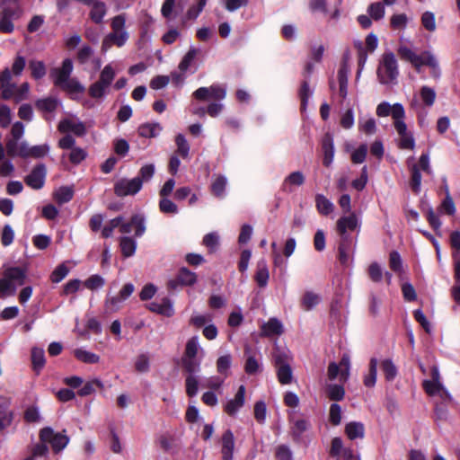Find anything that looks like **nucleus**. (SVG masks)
I'll list each match as a JSON object with an SVG mask.
<instances>
[{"mask_svg": "<svg viewBox=\"0 0 460 460\" xmlns=\"http://www.w3.org/2000/svg\"><path fill=\"white\" fill-rule=\"evenodd\" d=\"M22 9L17 0H1L0 19L2 21V32L12 33L14 30L13 21L20 18Z\"/></svg>", "mask_w": 460, "mask_h": 460, "instance_id": "obj_5", "label": "nucleus"}, {"mask_svg": "<svg viewBox=\"0 0 460 460\" xmlns=\"http://www.w3.org/2000/svg\"><path fill=\"white\" fill-rule=\"evenodd\" d=\"M420 22L424 29L428 31L433 32L436 31L437 25L434 13L430 11L424 12L420 17Z\"/></svg>", "mask_w": 460, "mask_h": 460, "instance_id": "obj_45", "label": "nucleus"}, {"mask_svg": "<svg viewBox=\"0 0 460 460\" xmlns=\"http://www.w3.org/2000/svg\"><path fill=\"white\" fill-rule=\"evenodd\" d=\"M423 66H428L431 69V75L434 78H439L440 77V69L438 66V62L435 56L429 52L428 56L426 57Z\"/></svg>", "mask_w": 460, "mask_h": 460, "instance_id": "obj_55", "label": "nucleus"}, {"mask_svg": "<svg viewBox=\"0 0 460 460\" xmlns=\"http://www.w3.org/2000/svg\"><path fill=\"white\" fill-rule=\"evenodd\" d=\"M31 362L33 369L39 373L45 365V353L43 349L33 348L31 349Z\"/></svg>", "mask_w": 460, "mask_h": 460, "instance_id": "obj_37", "label": "nucleus"}, {"mask_svg": "<svg viewBox=\"0 0 460 460\" xmlns=\"http://www.w3.org/2000/svg\"><path fill=\"white\" fill-rule=\"evenodd\" d=\"M304 182V174L299 171L293 172L284 179L281 189L284 192L291 193L294 191V187L301 186Z\"/></svg>", "mask_w": 460, "mask_h": 460, "instance_id": "obj_20", "label": "nucleus"}, {"mask_svg": "<svg viewBox=\"0 0 460 460\" xmlns=\"http://www.w3.org/2000/svg\"><path fill=\"white\" fill-rule=\"evenodd\" d=\"M411 187L415 193H419L420 190L421 184V173L417 164H413L411 168Z\"/></svg>", "mask_w": 460, "mask_h": 460, "instance_id": "obj_41", "label": "nucleus"}, {"mask_svg": "<svg viewBox=\"0 0 460 460\" xmlns=\"http://www.w3.org/2000/svg\"><path fill=\"white\" fill-rule=\"evenodd\" d=\"M438 210L440 213L454 215L456 213L455 202L450 195H447L441 202Z\"/></svg>", "mask_w": 460, "mask_h": 460, "instance_id": "obj_59", "label": "nucleus"}, {"mask_svg": "<svg viewBox=\"0 0 460 460\" xmlns=\"http://www.w3.org/2000/svg\"><path fill=\"white\" fill-rule=\"evenodd\" d=\"M197 281V275L187 268H181L177 276L168 281L170 289H176L179 286H192Z\"/></svg>", "mask_w": 460, "mask_h": 460, "instance_id": "obj_11", "label": "nucleus"}, {"mask_svg": "<svg viewBox=\"0 0 460 460\" xmlns=\"http://www.w3.org/2000/svg\"><path fill=\"white\" fill-rule=\"evenodd\" d=\"M382 369L388 381L394 380L397 375L396 367L390 359H385L382 362Z\"/></svg>", "mask_w": 460, "mask_h": 460, "instance_id": "obj_64", "label": "nucleus"}, {"mask_svg": "<svg viewBox=\"0 0 460 460\" xmlns=\"http://www.w3.org/2000/svg\"><path fill=\"white\" fill-rule=\"evenodd\" d=\"M402 106L401 103H394L393 106L387 102L379 103L376 107V115L379 117H386L391 115L394 119V113L396 106Z\"/></svg>", "mask_w": 460, "mask_h": 460, "instance_id": "obj_51", "label": "nucleus"}, {"mask_svg": "<svg viewBox=\"0 0 460 460\" xmlns=\"http://www.w3.org/2000/svg\"><path fill=\"white\" fill-rule=\"evenodd\" d=\"M58 130L62 133L72 132L78 137H82L86 133L84 124L76 119H65L58 124Z\"/></svg>", "mask_w": 460, "mask_h": 460, "instance_id": "obj_15", "label": "nucleus"}, {"mask_svg": "<svg viewBox=\"0 0 460 460\" xmlns=\"http://www.w3.org/2000/svg\"><path fill=\"white\" fill-rule=\"evenodd\" d=\"M199 349V338L194 336L187 341L183 356L189 358L197 357Z\"/></svg>", "mask_w": 460, "mask_h": 460, "instance_id": "obj_49", "label": "nucleus"}, {"mask_svg": "<svg viewBox=\"0 0 460 460\" xmlns=\"http://www.w3.org/2000/svg\"><path fill=\"white\" fill-rule=\"evenodd\" d=\"M270 278L269 270L267 268V264L264 261H261L257 264V270L255 274V280L258 285L261 288H264L268 284V280Z\"/></svg>", "mask_w": 460, "mask_h": 460, "instance_id": "obj_34", "label": "nucleus"}, {"mask_svg": "<svg viewBox=\"0 0 460 460\" xmlns=\"http://www.w3.org/2000/svg\"><path fill=\"white\" fill-rule=\"evenodd\" d=\"M292 360V355L287 349L275 348L273 351V362L274 366L288 365Z\"/></svg>", "mask_w": 460, "mask_h": 460, "instance_id": "obj_31", "label": "nucleus"}, {"mask_svg": "<svg viewBox=\"0 0 460 460\" xmlns=\"http://www.w3.org/2000/svg\"><path fill=\"white\" fill-rule=\"evenodd\" d=\"M345 361V357H342L341 358V361H340V364H336L334 362L331 363L328 367V378L330 380H334L336 379L339 376H341V377H343L344 376V371L342 368H341V366H342V364L344 363Z\"/></svg>", "mask_w": 460, "mask_h": 460, "instance_id": "obj_56", "label": "nucleus"}, {"mask_svg": "<svg viewBox=\"0 0 460 460\" xmlns=\"http://www.w3.org/2000/svg\"><path fill=\"white\" fill-rule=\"evenodd\" d=\"M368 147L366 144H361L358 148L351 152L350 158L353 164H362L367 156Z\"/></svg>", "mask_w": 460, "mask_h": 460, "instance_id": "obj_50", "label": "nucleus"}, {"mask_svg": "<svg viewBox=\"0 0 460 460\" xmlns=\"http://www.w3.org/2000/svg\"><path fill=\"white\" fill-rule=\"evenodd\" d=\"M377 77L381 84L394 83L399 75L398 63L395 55L392 51H385L377 67Z\"/></svg>", "mask_w": 460, "mask_h": 460, "instance_id": "obj_4", "label": "nucleus"}, {"mask_svg": "<svg viewBox=\"0 0 460 460\" xmlns=\"http://www.w3.org/2000/svg\"><path fill=\"white\" fill-rule=\"evenodd\" d=\"M7 155L10 156H20L22 158H30L31 146L26 141L16 142L15 140H8L5 145Z\"/></svg>", "mask_w": 460, "mask_h": 460, "instance_id": "obj_13", "label": "nucleus"}, {"mask_svg": "<svg viewBox=\"0 0 460 460\" xmlns=\"http://www.w3.org/2000/svg\"><path fill=\"white\" fill-rule=\"evenodd\" d=\"M175 142L177 146V153L183 158H189L190 146L185 138V137L181 134H178L175 137Z\"/></svg>", "mask_w": 460, "mask_h": 460, "instance_id": "obj_47", "label": "nucleus"}, {"mask_svg": "<svg viewBox=\"0 0 460 460\" xmlns=\"http://www.w3.org/2000/svg\"><path fill=\"white\" fill-rule=\"evenodd\" d=\"M84 4L91 7L89 13L91 20L96 24L102 23L107 13L106 4L100 0H92L91 3Z\"/></svg>", "mask_w": 460, "mask_h": 460, "instance_id": "obj_17", "label": "nucleus"}, {"mask_svg": "<svg viewBox=\"0 0 460 460\" xmlns=\"http://www.w3.org/2000/svg\"><path fill=\"white\" fill-rule=\"evenodd\" d=\"M342 280L343 279L341 275H336L332 280V285L335 292V298L332 303L331 312L333 314L339 313L343 306Z\"/></svg>", "mask_w": 460, "mask_h": 460, "instance_id": "obj_16", "label": "nucleus"}, {"mask_svg": "<svg viewBox=\"0 0 460 460\" xmlns=\"http://www.w3.org/2000/svg\"><path fill=\"white\" fill-rule=\"evenodd\" d=\"M35 106L39 111L52 112L58 107V100L52 97L40 99L36 102Z\"/></svg>", "mask_w": 460, "mask_h": 460, "instance_id": "obj_42", "label": "nucleus"}, {"mask_svg": "<svg viewBox=\"0 0 460 460\" xmlns=\"http://www.w3.org/2000/svg\"><path fill=\"white\" fill-rule=\"evenodd\" d=\"M423 389L429 395L439 394L441 397L450 398L448 391L444 387L442 383L437 384V382L430 380H424L422 383Z\"/></svg>", "mask_w": 460, "mask_h": 460, "instance_id": "obj_24", "label": "nucleus"}, {"mask_svg": "<svg viewBox=\"0 0 460 460\" xmlns=\"http://www.w3.org/2000/svg\"><path fill=\"white\" fill-rule=\"evenodd\" d=\"M111 31L108 33L102 40V50L107 51L113 45L121 48L129 38V34L126 30V14H118L111 20Z\"/></svg>", "mask_w": 460, "mask_h": 460, "instance_id": "obj_1", "label": "nucleus"}, {"mask_svg": "<svg viewBox=\"0 0 460 460\" xmlns=\"http://www.w3.org/2000/svg\"><path fill=\"white\" fill-rule=\"evenodd\" d=\"M74 190L70 186H62L54 191L53 197L58 204L67 203L73 199Z\"/></svg>", "mask_w": 460, "mask_h": 460, "instance_id": "obj_33", "label": "nucleus"}, {"mask_svg": "<svg viewBox=\"0 0 460 460\" xmlns=\"http://www.w3.org/2000/svg\"><path fill=\"white\" fill-rule=\"evenodd\" d=\"M69 273V269L65 263L59 264L51 273L50 279L53 283H59Z\"/></svg>", "mask_w": 460, "mask_h": 460, "instance_id": "obj_57", "label": "nucleus"}, {"mask_svg": "<svg viewBox=\"0 0 460 460\" xmlns=\"http://www.w3.org/2000/svg\"><path fill=\"white\" fill-rule=\"evenodd\" d=\"M315 203L318 212L323 215H328L333 210V204L322 194L316 195Z\"/></svg>", "mask_w": 460, "mask_h": 460, "instance_id": "obj_38", "label": "nucleus"}, {"mask_svg": "<svg viewBox=\"0 0 460 460\" xmlns=\"http://www.w3.org/2000/svg\"><path fill=\"white\" fill-rule=\"evenodd\" d=\"M47 169L44 164L35 166L25 178V183L34 190H40L45 183Z\"/></svg>", "mask_w": 460, "mask_h": 460, "instance_id": "obj_12", "label": "nucleus"}, {"mask_svg": "<svg viewBox=\"0 0 460 460\" xmlns=\"http://www.w3.org/2000/svg\"><path fill=\"white\" fill-rule=\"evenodd\" d=\"M125 301L122 297L118 295L115 296L108 297L105 301V310L108 313L117 312L122 304Z\"/></svg>", "mask_w": 460, "mask_h": 460, "instance_id": "obj_60", "label": "nucleus"}, {"mask_svg": "<svg viewBox=\"0 0 460 460\" xmlns=\"http://www.w3.org/2000/svg\"><path fill=\"white\" fill-rule=\"evenodd\" d=\"M119 246L123 256L130 257L136 252L137 243L133 238L124 236L120 238Z\"/></svg>", "mask_w": 460, "mask_h": 460, "instance_id": "obj_36", "label": "nucleus"}, {"mask_svg": "<svg viewBox=\"0 0 460 460\" xmlns=\"http://www.w3.org/2000/svg\"><path fill=\"white\" fill-rule=\"evenodd\" d=\"M42 442L49 443L54 452L62 451L68 444L69 438L61 433H55L51 428H44L40 432Z\"/></svg>", "mask_w": 460, "mask_h": 460, "instance_id": "obj_7", "label": "nucleus"}, {"mask_svg": "<svg viewBox=\"0 0 460 460\" xmlns=\"http://www.w3.org/2000/svg\"><path fill=\"white\" fill-rule=\"evenodd\" d=\"M199 53V49L196 48H190V50L185 54L183 58L179 64V69L181 73L186 72L190 66L192 61L196 58Z\"/></svg>", "mask_w": 460, "mask_h": 460, "instance_id": "obj_44", "label": "nucleus"}, {"mask_svg": "<svg viewBox=\"0 0 460 460\" xmlns=\"http://www.w3.org/2000/svg\"><path fill=\"white\" fill-rule=\"evenodd\" d=\"M370 279L376 283H378L383 279V270L377 262H372L367 270Z\"/></svg>", "mask_w": 460, "mask_h": 460, "instance_id": "obj_61", "label": "nucleus"}, {"mask_svg": "<svg viewBox=\"0 0 460 460\" xmlns=\"http://www.w3.org/2000/svg\"><path fill=\"white\" fill-rule=\"evenodd\" d=\"M377 359L373 358L369 362V371L367 376L364 378V384L367 387H373L376 382L377 376Z\"/></svg>", "mask_w": 460, "mask_h": 460, "instance_id": "obj_39", "label": "nucleus"}, {"mask_svg": "<svg viewBox=\"0 0 460 460\" xmlns=\"http://www.w3.org/2000/svg\"><path fill=\"white\" fill-rule=\"evenodd\" d=\"M194 98L199 101L209 99L224 100L226 96V89L219 84H212L209 87H199L193 93Z\"/></svg>", "mask_w": 460, "mask_h": 460, "instance_id": "obj_9", "label": "nucleus"}, {"mask_svg": "<svg viewBox=\"0 0 460 460\" xmlns=\"http://www.w3.org/2000/svg\"><path fill=\"white\" fill-rule=\"evenodd\" d=\"M383 300L382 297L373 292L369 294L368 296V304H367V312L368 314L376 318L380 314V309L382 305Z\"/></svg>", "mask_w": 460, "mask_h": 460, "instance_id": "obj_30", "label": "nucleus"}, {"mask_svg": "<svg viewBox=\"0 0 460 460\" xmlns=\"http://www.w3.org/2000/svg\"><path fill=\"white\" fill-rule=\"evenodd\" d=\"M142 189V181L138 178H122L114 184V193L118 197L136 195Z\"/></svg>", "mask_w": 460, "mask_h": 460, "instance_id": "obj_8", "label": "nucleus"}, {"mask_svg": "<svg viewBox=\"0 0 460 460\" xmlns=\"http://www.w3.org/2000/svg\"><path fill=\"white\" fill-rule=\"evenodd\" d=\"M420 98L425 105L432 106L436 99V93L434 89L429 86H422L420 89Z\"/></svg>", "mask_w": 460, "mask_h": 460, "instance_id": "obj_62", "label": "nucleus"}, {"mask_svg": "<svg viewBox=\"0 0 460 460\" xmlns=\"http://www.w3.org/2000/svg\"><path fill=\"white\" fill-rule=\"evenodd\" d=\"M115 75L112 66L106 65L100 74L99 80L90 85L88 89L89 95L93 99L102 98L108 93Z\"/></svg>", "mask_w": 460, "mask_h": 460, "instance_id": "obj_6", "label": "nucleus"}, {"mask_svg": "<svg viewBox=\"0 0 460 460\" xmlns=\"http://www.w3.org/2000/svg\"><path fill=\"white\" fill-rule=\"evenodd\" d=\"M73 353L79 361L86 364H96L100 361L99 355L82 348L75 349Z\"/></svg>", "mask_w": 460, "mask_h": 460, "instance_id": "obj_32", "label": "nucleus"}, {"mask_svg": "<svg viewBox=\"0 0 460 460\" xmlns=\"http://www.w3.org/2000/svg\"><path fill=\"white\" fill-rule=\"evenodd\" d=\"M275 367L277 369L278 380L280 384L288 385L292 382L293 373H292L290 364L278 366Z\"/></svg>", "mask_w": 460, "mask_h": 460, "instance_id": "obj_35", "label": "nucleus"}, {"mask_svg": "<svg viewBox=\"0 0 460 460\" xmlns=\"http://www.w3.org/2000/svg\"><path fill=\"white\" fill-rule=\"evenodd\" d=\"M30 86L28 83H23L20 86L15 84V88L13 90V96L12 99L15 101V102H20L25 99H27L29 94Z\"/></svg>", "mask_w": 460, "mask_h": 460, "instance_id": "obj_54", "label": "nucleus"}, {"mask_svg": "<svg viewBox=\"0 0 460 460\" xmlns=\"http://www.w3.org/2000/svg\"><path fill=\"white\" fill-rule=\"evenodd\" d=\"M265 336L280 335L283 332V325L277 318H270L261 327Z\"/></svg>", "mask_w": 460, "mask_h": 460, "instance_id": "obj_27", "label": "nucleus"}, {"mask_svg": "<svg viewBox=\"0 0 460 460\" xmlns=\"http://www.w3.org/2000/svg\"><path fill=\"white\" fill-rule=\"evenodd\" d=\"M360 220L355 213H350L347 216V232L349 230L351 232H356L355 236L349 237L347 235V249L349 246H353V251L355 250L358 234L360 231Z\"/></svg>", "mask_w": 460, "mask_h": 460, "instance_id": "obj_19", "label": "nucleus"}, {"mask_svg": "<svg viewBox=\"0 0 460 460\" xmlns=\"http://www.w3.org/2000/svg\"><path fill=\"white\" fill-rule=\"evenodd\" d=\"M320 302V296L314 292H306L302 298V306L305 310H311Z\"/></svg>", "mask_w": 460, "mask_h": 460, "instance_id": "obj_48", "label": "nucleus"}, {"mask_svg": "<svg viewBox=\"0 0 460 460\" xmlns=\"http://www.w3.org/2000/svg\"><path fill=\"white\" fill-rule=\"evenodd\" d=\"M105 284V279L98 274L92 275L84 283V287L90 290L102 288Z\"/></svg>", "mask_w": 460, "mask_h": 460, "instance_id": "obj_52", "label": "nucleus"}, {"mask_svg": "<svg viewBox=\"0 0 460 460\" xmlns=\"http://www.w3.org/2000/svg\"><path fill=\"white\" fill-rule=\"evenodd\" d=\"M29 68L31 71V75L35 79H40L46 75V66L42 61L31 60L29 63Z\"/></svg>", "mask_w": 460, "mask_h": 460, "instance_id": "obj_46", "label": "nucleus"}, {"mask_svg": "<svg viewBox=\"0 0 460 460\" xmlns=\"http://www.w3.org/2000/svg\"><path fill=\"white\" fill-rule=\"evenodd\" d=\"M222 458L223 460H233L234 449V437L231 430H226L222 435Z\"/></svg>", "mask_w": 460, "mask_h": 460, "instance_id": "obj_18", "label": "nucleus"}, {"mask_svg": "<svg viewBox=\"0 0 460 460\" xmlns=\"http://www.w3.org/2000/svg\"><path fill=\"white\" fill-rule=\"evenodd\" d=\"M123 218L122 217H117L109 221V223L104 226V227L102 228V236L103 238H109L113 234V230L116 228V227H119V225L121 224Z\"/></svg>", "mask_w": 460, "mask_h": 460, "instance_id": "obj_58", "label": "nucleus"}, {"mask_svg": "<svg viewBox=\"0 0 460 460\" xmlns=\"http://www.w3.org/2000/svg\"><path fill=\"white\" fill-rule=\"evenodd\" d=\"M365 436V427L362 422L351 421L347 423V438L354 440L362 439Z\"/></svg>", "mask_w": 460, "mask_h": 460, "instance_id": "obj_29", "label": "nucleus"}, {"mask_svg": "<svg viewBox=\"0 0 460 460\" xmlns=\"http://www.w3.org/2000/svg\"><path fill=\"white\" fill-rule=\"evenodd\" d=\"M227 185V179L224 175H214L210 186L212 194L219 199L225 197V192Z\"/></svg>", "mask_w": 460, "mask_h": 460, "instance_id": "obj_25", "label": "nucleus"}, {"mask_svg": "<svg viewBox=\"0 0 460 460\" xmlns=\"http://www.w3.org/2000/svg\"><path fill=\"white\" fill-rule=\"evenodd\" d=\"M10 402L4 397H0V430L9 427L13 420V414L8 410Z\"/></svg>", "mask_w": 460, "mask_h": 460, "instance_id": "obj_23", "label": "nucleus"}, {"mask_svg": "<svg viewBox=\"0 0 460 460\" xmlns=\"http://www.w3.org/2000/svg\"><path fill=\"white\" fill-rule=\"evenodd\" d=\"M163 128L159 123H145L138 127V134L143 137H157Z\"/></svg>", "mask_w": 460, "mask_h": 460, "instance_id": "obj_28", "label": "nucleus"}, {"mask_svg": "<svg viewBox=\"0 0 460 460\" xmlns=\"http://www.w3.org/2000/svg\"><path fill=\"white\" fill-rule=\"evenodd\" d=\"M405 111L403 106H396L394 113V127L398 134V146L401 149L413 150L415 140L404 122Z\"/></svg>", "mask_w": 460, "mask_h": 460, "instance_id": "obj_3", "label": "nucleus"}, {"mask_svg": "<svg viewBox=\"0 0 460 460\" xmlns=\"http://www.w3.org/2000/svg\"><path fill=\"white\" fill-rule=\"evenodd\" d=\"M200 363L201 360L200 358H198V357H182V366L189 375L199 372L200 369Z\"/></svg>", "mask_w": 460, "mask_h": 460, "instance_id": "obj_43", "label": "nucleus"}, {"mask_svg": "<svg viewBox=\"0 0 460 460\" xmlns=\"http://www.w3.org/2000/svg\"><path fill=\"white\" fill-rule=\"evenodd\" d=\"M232 358L230 354H226L219 357L217 360V370L218 373L227 376L228 370L231 367Z\"/></svg>", "mask_w": 460, "mask_h": 460, "instance_id": "obj_53", "label": "nucleus"}, {"mask_svg": "<svg viewBox=\"0 0 460 460\" xmlns=\"http://www.w3.org/2000/svg\"><path fill=\"white\" fill-rule=\"evenodd\" d=\"M186 393L189 396L192 397L198 393L199 380L193 374L189 375L185 380Z\"/></svg>", "mask_w": 460, "mask_h": 460, "instance_id": "obj_63", "label": "nucleus"}, {"mask_svg": "<svg viewBox=\"0 0 460 460\" xmlns=\"http://www.w3.org/2000/svg\"><path fill=\"white\" fill-rule=\"evenodd\" d=\"M15 83L13 82L12 72L9 68H5L0 74V91L1 97L4 100L12 99L13 96V90L15 88Z\"/></svg>", "mask_w": 460, "mask_h": 460, "instance_id": "obj_14", "label": "nucleus"}, {"mask_svg": "<svg viewBox=\"0 0 460 460\" xmlns=\"http://www.w3.org/2000/svg\"><path fill=\"white\" fill-rule=\"evenodd\" d=\"M322 148L323 151V165L328 167L331 165L334 156L333 138L331 134L324 135L322 140Z\"/></svg>", "mask_w": 460, "mask_h": 460, "instance_id": "obj_22", "label": "nucleus"}, {"mask_svg": "<svg viewBox=\"0 0 460 460\" xmlns=\"http://www.w3.org/2000/svg\"><path fill=\"white\" fill-rule=\"evenodd\" d=\"M72 71V60L66 58L63 61L61 67L51 70L50 76L57 86L72 92H82L83 86L76 80L70 78Z\"/></svg>", "mask_w": 460, "mask_h": 460, "instance_id": "obj_2", "label": "nucleus"}, {"mask_svg": "<svg viewBox=\"0 0 460 460\" xmlns=\"http://www.w3.org/2000/svg\"><path fill=\"white\" fill-rule=\"evenodd\" d=\"M149 309L167 317H170L174 314L172 304L169 299H163L160 303H151Z\"/></svg>", "mask_w": 460, "mask_h": 460, "instance_id": "obj_26", "label": "nucleus"}, {"mask_svg": "<svg viewBox=\"0 0 460 460\" xmlns=\"http://www.w3.org/2000/svg\"><path fill=\"white\" fill-rule=\"evenodd\" d=\"M385 5L382 2L372 3L367 7L368 15L375 21L383 19L385 13Z\"/></svg>", "mask_w": 460, "mask_h": 460, "instance_id": "obj_40", "label": "nucleus"}, {"mask_svg": "<svg viewBox=\"0 0 460 460\" xmlns=\"http://www.w3.org/2000/svg\"><path fill=\"white\" fill-rule=\"evenodd\" d=\"M397 53L402 60L410 62L415 67L417 72H420L429 51H424L420 55H418L406 45H400L397 49Z\"/></svg>", "mask_w": 460, "mask_h": 460, "instance_id": "obj_10", "label": "nucleus"}, {"mask_svg": "<svg viewBox=\"0 0 460 460\" xmlns=\"http://www.w3.org/2000/svg\"><path fill=\"white\" fill-rule=\"evenodd\" d=\"M245 387L240 385L234 398L227 402L225 411L229 415H234L244 404Z\"/></svg>", "mask_w": 460, "mask_h": 460, "instance_id": "obj_21", "label": "nucleus"}]
</instances>
